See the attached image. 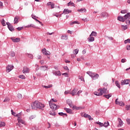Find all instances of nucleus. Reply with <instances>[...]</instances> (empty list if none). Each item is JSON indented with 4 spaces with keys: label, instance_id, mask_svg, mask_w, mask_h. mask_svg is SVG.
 I'll return each mask as SVG.
<instances>
[{
    "label": "nucleus",
    "instance_id": "obj_51",
    "mask_svg": "<svg viewBox=\"0 0 130 130\" xmlns=\"http://www.w3.org/2000/svg\"><path fill=\"white\" fill-rule=\"evenodd\" d=\"M82 21H84V22H86V21H89V19H87V18L83 17L82 18Z\"/></svg>",
    "mask_w": 130,
    "mask_h": 130
},
{
    "label": "nucleus",
    "instance_id": "obj_3",
    "mask_svg": "<svg viewBox=\"0 0 130 130\" xmlns=\"http://www.w3.org/2000/svg\"><path fill=\"white\" fill-rule=\"evenodd\" d=\"M49 104L50 105V108L54 110V111L55 110H56V109H58V108H59V106H56L55 104L52 103L51 102H49Z\"/></svg>",
    "mask_w": 130,
    "mask_h": 130
},
{
    "label": "nucleus",
    "instance_id": "obj_23",
    "mask_svg": "<svg viewBox=\"0 0 130 130\" xmlns=\"http://www.w3.org/2000/svg\"><path fill=\"white\" fill-rule=\"evenodd\" d=\"M48 67L47 66H41V71H47Z\"/></svg>",
    "mask_w": 130,
    "mask_h": 130
},
{
    "label": "nucleus",
    "instance_id": "obj_15",
    "mask_svg": "<svg viewBox=\"0 0 130 130\" xmlns=\"http://www.w3.org/2000/svg\"><path fill=\"white\" fill-rule=\"evenodd\" d=\"M52 73L55 76H61V73H60V71H53Z\"/></svg>",
    "mask_w": 130,
    "mask_h": 130
},
{
    "label": "nucleus",
    "instance_id": "obj_39",
    "mask_svg": "<svg viewBox=\"0 0 130 130\" xmlns=\"http://www.w3.org/2000/svg\"><path fill=\"white\" fill-rule=\"evenodd\" d=\"M43 88H45L46 89H48V88H51L52 87V85H50L48 86H46V85H43Z\"/></svg>",
    "mask_w": 130,
    "mask_h": 130
},
{
    "label": "nucleus",
    "instance_id": "obj_16",
    "mask_svg": "<svg viewBox=\"0 0 130 130\" xmlns=\"http://www.w3.org/2000/svg\"><path fill=\"white\" fill-rule=\"evenodd\" d=\"M94 95L96 96H102V91H98V92L95 91L94 92Z\"/></svg>",
    "mask_w": 130,
    "mask_h": 130
},
{
    "label": "nucleus",
    "instance_id": "obj_43",
    "mask_svg": "<svg viewBox=\"0 0 130 130\" xmlns=\"http://www.w3.org/2000/svg\"><path fill=\"white\" fill-rule=\"evenodd\" d=\"M96 124H99L100 126H103V123L100 122H96Z\"/></svg>",
    "mask_w": 130,
    "mask_h": 130
},
{
    "label": "nucleus",
    "instance_id": "obj_20",
    "mask_svg": "<svg viewBox=\"0 0 130 130\" xmlns=\"http://www.w3.org/2000/svg\"><path fill=\"white\" fill-rule=\"evenodd\" d=\"M70 13H72V11L68 9H66L63 11V14H64L65 15L67 14H70Z\"/></svg>",
    "mask_w": 130,
    "mask_h": 130
},
{
    "label": "nucleus",
    "instance_id": "obj_1",
    "mask_svg": "<svg viewBox=\"0 0 130 130\" xmlns=\"http://www.w3.org/2000/svg\"><path fill=\"white\" fill-rule=\"evenodd\" d=\"M44 107H45V105H44V104L37 101H35L31 104L32 109H36L37 108H38L39 109L43 110V108H44Z\"/></svg>",
    "mask_w": 130,
    "mask_h": 130
},
{
    "label": "nucleus",
    "instance_id": "obj_29",
    "mask_svg": "<svg viewBox=\"0 0 130 130\" xmlns=\"http://www.w3.org/2000/svg\"><path fill=\"white\" fill-rule=\"evenodd\" d=\"M112 96V94L111 93L104 95V96L105 97V98H107V99H109V98H110V97H111Z\"/></svg>",
    "mask_w": 130,
    "mask_h": 130
},
{
    "label": "nucleus",
    "instance_id": "obj_7",
    "mask_svg": "<svg viewBox=\"0 0 130 130\" xmlns=\"http://www.w3.org/2000/svg\"><path fill=\"white\" fill-rule=\"evenodd\" d=\"M72 109L73 110H80V109H84L85 108V107H77L76 106H74L72 107Z\"/></svg>",
    "mask_w": 130,
    "mask_h": 130
},
{
    "label": "nucleus",
    "instance_id": "obj_64",
    "mask_svg": "<svg viewBox=\"0 0 130 130\" xmlns=\"http://www.w3.org/2000/svg\"><path fill=\"white\" fill-rule=\"evenodd\" d=\"M28 56L29 57V58H33V55L32 54H29Z\"/></svg>",
    "mask_w": 130,
    "mask_h": 130
},
{
    "label": "nucleus",
    "instance_id": "obj_61",
    "mask_svg": "<svg viewBox=\"0 0 130 130\" xmlns=\"http://www.w3.org/2000/svg\"><path fill=\"white\" fill-rule=\"evenodd\" d=\"M82 90H79L77 92V93H76L77 95H78V96H80V94H81V93H82Z\"/></svg>",
    "mask_w": 130,
    "mask_h": 130
},
{
    "label": "nucleus",
    "instance_id": "obj_38",
    "mask_svg": "<svg viewBox=\"0 0 130 130\" xmlns=\"http://www.w3.org/2000/svg\"><path fill=\"white\" fill-rule=\"evenodd\" d=\"M3 126H6V123L0 122V127H2Z\"/></svg>",
    "mask_w": 130,
    "mask_h": 130
},
{
    "label": "nucleus",
    "instance_id": "obj_48",
    "mask_svg": "<svg viewBox=\"0 0 130 130\" xmlns=\"http://www.w3.org/2000/svg\"><path fill=\"white\" fill-rule=\"evenodd\" d=\"M70 93H71V91H70V90H66L64 92V94L65 95H68V94H71Z\"/></svg>",
    "mask_w": 130,
    "mask_h": 130
},
{
    "label": "nucleus",
    "instance_id": "obj_28",
    "mask_svg": "<svg viewBox=\"0 0 130 130\" xmlns=\"http://www.w3.org/2000/svg\"><path fill=\"white\" fill-rule=\"evenodd\" d=\"M115 84L116 86L117 87H118V88H119V89H120V84L119 83L118 81H116L115 82Z\"/></svg>",
    "mask_w": 130,
    "mask_h": 130
},
{
    "label": "nucleus",
    "instance_id": "obj_62",
    "mask_svg": "<svg viewBox=\"0 0 130 130\" xmlns=\"http://www.w3.org/2000/svg\"><path fill=\"white\" fill-rule=\"evenodd\" d=\"M126 48L127 50H130V45H127L126 46Z\"/></svg>",
    "mask_w": 130,
    "mask_h": 130
},
{
    "label": "nucleus",
    "instance_id": "obj_54",
    "mask_svg": "<svg viewBox=\"0 0 130 130\" xmlns=\"http://www.w3.org/2000/svg\"><path fill=\"white\" fill-rule=\"evenodd\" d=\"M126 110H130V105H126L125 107Z\"/></svg>",
    "mask_w": 130,
    "mask_h": 130
},
{
    "label": "nucleus",
    "instance_id": "obj_18",
    "mask_svg": "<svg viewBox=\"0 0 130 130\" xmlns=\"http://www.w3.org/2000/svg\"><path fill=\"white\" fill-rule=\"evenodd\" d=\"M77 92H78V90L74 88L72 90V92H70V94H71V95H72V96H75V95H76Z\"/></svg>",
    "mask_w": 130,
    "mask_h": 130
},
{
    "label": "nucleus",
    "instance_id": "obj_42",
    "mask_svg": "<svg viewBox=\"0 0 130 130\" xmlns=\"http://www.w3.org/2000/svg\"><path fill=\"white\" fill-rule=\"evenodd\" d=\"M9 101H10V98H6L4 101V102H9Z\"/></svg>",
    "mask_w": 130,
    "mask_h": 130
},
{
    "label": "nucleus",
    "instance_id": "obj_37",
    "mask_svg": "<svg viewBox=\"0 0 130 130\" xmlns=\"http://www.w3.org/2000/svg\"><path fill=\"white\" fill-rule=\"evenodd\" d=\"M30 27H32V28H35V25H34V24H31L30 25L26 26L25 28H30Z\"/></svg>",
    "mask_w": 130,
    "mask_h": 130
},
{
    "label": "nucleus",
    "instance_id": "obj_24",
    "mask_svg": "<svg viewBox=\"0 0 130 130\" xmlns=\"http://www.w3.org/2000/svg\"><path fill=\"white\" fill-rule=\"evenodd\" d=\"M125 22L127 25L130 24V17H126V21Z\"/></svg>",
    "mask_w": 130,
    "mask_h": 130
},
{
    "label": "nucleus",
    "instance_id": "obj_8",
    "mask_svg": "<svg viewBox=\"0 0 130 130\" xmlns=\"http://www.w3.org/2000/svg\"><path fill=\"white\" fill-rule=\"evenodd\" d=\"M98 91H102V95H103V94H107V93H108V90H107V88H101L99 89Z\"/></svg>",
    "mask_w": 130,
    "mask_h": 130
},
{
    "label": "nucleus",
    "instance_id": "obj_50",
    "mask_svg": "<svg viewBox=\"0 0 130 130\" xmlns=\"http://www.w3.org/2000/svg\"><path fill=\"white\" fill-rule=\"evenodd\" d=\"M1 23L3 26H6V21H5V20L3 19L2 21H1Z\"/></svg>",
    "mask_w": 130,
    "mask_h": 130
},
{
    "label": "nucleus",
    "instance_id": "obj_11",
    "mask_svg": "<svg viewBox=\"0 0 130 130\" xmlns=\"http://www.w3.org/2000/svg\"><path fill=\"white\" fill-rule=\"evenodd\" d=\"M7 25L10 31H13L15 30V29L13 27V25H12L11 24H10V23L7 22Z\"/></svg>",
    "mask_w": 130,
    "mask_h": 130
},
{
    "label": "nucleus",
    "instance_id": "obj_14",
    "mask_svg": "<svg viewBox=\"0 0 130 130\" xmlns=\"http://www.w3.org/2000/svg\"><path fill=\"white\" fill-rule=\"evenodd\" d=\"M67 104H68V105L70 106L71 108H72V107H73V105H74L73 104V102H72V101L70 100H68L67 101Z\"/></svg>",
    "mask_w": 130,
    "mask_h": 130
},
{
    "label": "nucleus",
    "instance_id": "obj_2",
    "mask_svg": "<svg viewBox=\"0 0 130 130\" xmlns=\"http://www.w3.org/2000/svg\"><path fill=\"white\" fill-rule=\"evenodd\" d=\"M86 74H87L92 80H97V79L99 78V74L92 72L88 71L86 72Z\"/></svg>",
    "mask_w": 130,
    "mask_h": 130
},
{
    "label": "nucleus",
    "instance_id": "obj_5",
    "mask_svg": "<svg viewBox=\"0 0 130 130\" xmlns=\"http://www.w3.org/2000/svg\"><path fill=\"white\" fill-rule=\"evenodd\" d=\"M22 73L23 74H29L30 73V69L27 67H23Z\"/></svg>",
    "mask_w": 130,
    "mask_h": 130
},
{
    "label": "nucleus",
    "instance_id": "obj_36",
    "mask_svg": "<svg viewBox=\"0 0 130 130\" xmlns=\"http://www.w3.org/2000/svg\"><path fill=\"white\" fill-rule=\"evenodd\" d=\"M74 54H78L79 53V49H76L73 51Z\"/></svg>",
    "mask_w": 130,
    "mask_h": 130
},
{
    "label": "nucleus",
    "instance_id": "obj_58",
    "mask_svg": "<svg viewBox=\"0 0 130 130\" xmlns=\"http://www.w3.org/2000/svg\"><path fill=\"white\" fill-rule=\"evenodd\" d=\"M34 118H35V116L34 115H32L29 117V119L30 120H32V119H34Z\"/></svg>",
    "mask_w": 130,
    "mask_h": 130
},
{
    "label": "nucleus",
    "instance_id": "obj_27",
    "mask_svg": "<svg viewBox=\"0 0 130 130\" xmlns=\"http://www.w3.org/2000/svg\"><path fill=\"white\" fill-rule=\"evenodd\" d=\"M101 16H102V17H108L109 15H108V13L106 12H103L101 14Z\"/></svg>",
    "mask_w": 130,
    "mask_h": 130
},
{
    "label": "nucleus",
    "instance_id": "obj_44",
    "mask_svg": "<svg viewBox=\"0 0 130 130\" xmlns=\"http://www.w3.org/2000/svg\"><path fill=\"white\" fill-rule=\"evenodd\" d=\"M119 103H120V102H118V99H116L115 100V104L119 105Z\"/></svg>",
    "mask_w": 130,
    "mask_h": 130
},
{
    "label": "nucleus",
    "instance_id": "obj_26",
    "mask_svg": "<svg viewBox=\"0 0 130 130\" xmlns=\"http://www.w3.org/2000/svg\"><path fill=\"white\" fill-rule=\"evenodd\" d=\"M92 36H94L95 37H96V36H97V32L95 31H92L90 35V37H92Z\"/></svg>",
    "mask_w": 130,
    "mask_h": 130
},
{
    "label": "nucleus",
    "instance_id": "obj_40",
    "mask_svg": "<svg viewBox=\"0 0 130 130\" xmlns=\"http://www.w3.org/2000/svg\"><path fill=\"white\" fill-rule=\"evenodd\" d=\"M49 114H50V115H53V116L55 115V112H54V111H50Z\"/></svg>",
    "mask_w": 130,
    "mask_h": 130
},
{
    "label": "nucleus",
    "instance_id": "obj_6",
    "mask_svg": "<svg viewBox=\"0 0 130 130\" xmlns=\"http://www.w3.org/2000/svg\"><path fill=\"white\" fill-rule=\"evenodd\" d=\"M14 69V67L12 65H8L6 67V71L7 73H10Z\"/></svg>",
    "mask_w": 130,
    "mask_h": 130
},
{
    "label": "nucleus",
    "instance_id": "obj_32",
    "mask_svg": "<svg viewBox=\"0 0 130 130\" xmlns=\"http://www.w3.org/2000/svg\"><path fill=\"white\" fill-rule=\"evenodd\" d=\"M103 126H104L105 127H107L108 126H109V122H105L104 124H103Z\"/></svg>",
    "mask_w": 130,
    "mask_h": 130
},
{
    "label": "nucleus",
    "instance_id": "obj_25",
    "mask_svg": "<svg viewBox=\"0 0 130 130\" xmlns=\"http://www.w3.org/2000/svg\"><path fill=\"white\" fill-rule=\"evenodd\" d=\"M121 28L122 31H124V30H127V25H122L121 26Z\"/></svg>",
    "mask_w": 130,
    "mask_h": 130
},
{
    "label": "nucleus",
    "instance_id": "obj_59",
    "mask_svg": "<svg viewBox=\"0 0 130 130\" xmlns=\"http://www.w3.org/2000/svg\"><path fill=\"white\" fill-rule=\"evenodd\" d=\"M55 7V5L53 3H52V4H51V9H54Z\"/></svg>",
    "mask_w": 130,
    "mask_h": 130
},
{
    "label": "nucleus",
    "instance_id": "obj_49",
    "mask_svg": "<svg viewBox=\"0 0 130 130\" xmlns=\"http://www.w3.org/2000/svg\"><path fill=\"white\" fill-rule=\"evenodd\" d=\"M119 105L120 106H124V103H123V102L121 101V102H120V103L119 104Z\"/></svg>",
    "mask_w": 130,
    "mask_h": 130
},
{
    "label": "nucleus",
    "instance_id": "obj_55",
    "mask_svg": "<svg viewBox=\"0 0 130 130\" xmlns=\"http://www.w3.org/2000/svg\"><path fill=\"white\" fill-rule=\"evenodd\" d=\"M121 62H122V63H124V62H126V59H122L121 60Z\"/></svg>",
    "mask_w": 130,
    "mask_h": 130
},
{
    "label": "nucleus",
    "instance_id": "obj_57",
    "mask_svg": "<svg viewBox=\"0 0 130 130\" xmlns=\"http://www.w3.org/2000/svg\"><path fill=\"white\" fill-rule=\"evenodd\" d=\"M11 112H12V115H13L14 116H16L17 114H16L15 112H13V110H11Z\"/></svg>",
    "mask_w": 130,
    "mask_h": 130
},
{
    "label": "nucleus",
    "instance_id": "obj_13",
    "mask_svg": "<svg viewBox=\"0 0 130 130\" xmlns=\"http://www.w3.org/2000/svg\"><path fill=\"white\" fill-rule=\"evenodd\" d=\"M118 21H120V22H124V21H126V17H118L117 18Z\"/></svg>",
    "mask_w": 130,
    "mask_h": 130
},
{
    "label": "nucleus",
    "instance_id": "obj_30",
    "mask_svg": "<svg viewBox=\"0 0 130 130\" xmlns=\"http://www.w3.org/2000/svg\"><path fill=\"white\" fill-rule=\"evenodd\" d=\"M32 19H34V20H35L36 21V22H39L40 24H41V25H42V26H43V24H42V22H40V21H39L38 19H37V18L38 17H32Z\"/></svg>",
    "mask_w": 130,
    "mask_h": 130
},
{
    "label": "nucleus",
    "instance_id": "obj_47",
    "mask_svg": "<svg viewBox=\"0 0 130 130\" xmlns=\"http://www.w3.org/2000/svg\"><path fill=\"white\" fill-rule=\"evenodd\" d=\"M126 13H127V10H126L121 11V14H126Z\"/></svg>",
    "mask_w": 130,
    "mask_h": 130
},
{
    "label": "nucleus",
    "instance_id": "obj_41",
    "mask_svg": "<svg viewBox=\"0 0 130 130\" xmlns=\"http://www.w3.org/2000/svg\"><path fill=\"white\" fill-rule=\"evenodd\" d=\"M61 39H64V40H67V39H68V36H67V35L62 36H61Z\"/></svg>",
    "mask_w": 130,
    "mask_h": 130
},
{
    "label": "nucleus",
    "instance_id": "obj_9",
    "mask_svg": "<svg viewBox=\"0 0 130 130\" xmlns=\"http://www.w3.org/2000/svg\"><path fill=\"white\" fill-rule=\"evenodd\" d=\"M117 120L118 121V124L117 125V127H119L122 126V125H123V122L122 121L121 119H120V118H118Z\"/></svg>",
    "mask_w": 130,
    "mask_h": 130
},
{
    "label": "nucleus",
    "instance_id": "obj_52",
    "mask_svg": "<svg viewBox=\"0 0 130 130\" xmlns=\"http://www.w3.org/2000/svg\"><path fill=\"white\" fill-rule=\"evenodd\" d=\"M126 122H127V124L128 125H130V119L129 118H127L126 119Z\"/></svg>",
    "mask_w": 130,
    "mask_h": 130
},
{
    "label": "nucleus",
    "instance_id": "obj_63",
    "mask_svg": "<svg viewBox=\"0 0 130 130\" xmlns=\"http://www.w3.org/2000/svg\"><path fill=\"white\" fill-rule=\"evenodd\" d=\"M124 17H130V13H127Z\"/></svg>",
    "mask_w": 130,
    "mask_h": 130
},
{
    "label": "nucleus",
    "instance_id": "obj_34",
    "mask_svg": "<svg viewBox=\"0 0 130 130\" xmlns=\"http://www.w3.org/2000/svg\"><path fill=\"white\" fill-rule=\"evenodd\" d=\"M68 7H70V6H71V7H75V4H74V3L72 2H69L68 4H67Z\"/></svg>",
    "mask_w": 130,
    "mask_h": 130
},
{
    "label": "nucleus",
    "instance_id": "obj_60",
    "mask_svg": "<svg viewBox=\"0 0 130 130\" xmlns=\"http://www.w3.org/2000/svg\"><path fill=\"white\" fill-rule=\"evenodd\" d=\"M78 78L79 79V80H81V81H84V78H83V77L79 76L78 77Z\"/></svg>",
    "mask_w": 130,
    "mask_h": 130
},
{
    "label": "nucleus",
    "instance_id": "obj_21",
    "mask_svg": "<svg viewBox=\"0 0 130 130\" xmlns=\"http://www.w3.org/2000/svg\"><path fill=\"white\" fill-rule=\"evenodd\" d=\"M87 40L89 42H93V41H94L95 40V39H94V37H90L88 38Z\"/></svg>",
    "mask_w": 130,
    "mask_h": 130
},
{
    "label": "nucleus",
    "instance_id": "obj_45",
    "mask_svg": "<svg viewBox=\"0 0 130 130\" xmlns=\"http://www.w3.org/2000/svg\"><path fill=\"white\" fill-rule=\"evenodd\" d=\"M49 102H51V103H52V102H57V100L52 99Z\"/></svg>",
    "mask_w": 130,
    "mask_h": 130
},
{
    "label": "nucleus",
    "instance_id": "obj_53",
    "mask_svg": "<svg viewBox=\"0 0 130 130\" xmlns=\"http://www.w3.org/2000/svg\"><path fill=\"white\" fill-rule=\"evenodd\" d=\"M17 98L19 99H21L22 98V94L21 93H18L17 94Z\"/></svg>",
    "mask_w": 130,
    "mask_h": 130
},
{
    "label": "nucleus",
    "instance_id": "obj_19",
    "mask_svg": "<svg viewBox=\"0 0 130 130\" xmlns=\"http://www.w3.org/2000/svg\"><path fill=\"white\" fill-rule=\"evenodd\" d=\"M64 109L68 113H70V114H72V113H73V111L70 109L64 108Z\"/></svg>",
    "mask_w": 130,
    "mask_h": 130
},
{
    "label": "nucleus",
    "instance_id": "obj_17",
    "mask_svg": "<svg viewBox=\"0 0 130 130\" xmlns=\"http://www.w3.org/2000/svg\"><path fill=\"white\" fill-rule=\"evenodd\" d=\"M11 39L14 42H20V38H11Z\"/></svg>",
    "mask_w": 130,
    "mask_h": 130
},
{
    "label": "nucleus",
    "instance_id": "obj_46",
    "mask_svg": "<svg viewBox=\"0 0 130 130\" xmlns=\"http://www.w3.org/2000/svg\"><path fill=\"white\" fill-rule=\"evenodd\" d=\"M10 55H11V56H12V57H14V56H15V55H16V54L14 52H11L10 53Z\"/></svg>",
    "mask_w": 130,
    "mask_h": 130
},
{
    "label": "nucleus",
    "instance_id": "obj_31",
    "mask_svg": "<svg viewBox=\"0 0 130 130\" xmlns=\"http://www.w3.org/2000/svg\"><path fill=\"white\" fill-rule=\"evenodd\" d=\"M18 22H19V18L15 17L14 20V24H18Z\"/></svg>",
    "mask_w": 130,
    "mask_h": 130
},
{
    "label": "nucleus",
    "instance_id": "obj_4",
    "mask_svg": "<svg viewBox=\"0 0 130 130\" xmlns=\"http://www.w3.org/2000/svg\"><path fill=\"white\" fill-rule=\"evenodd\" d=\"M130 83V79H125L122 80L121 82V85L123 86V85H128Z\"/></svg>",
    "mask_w": 130,
    "mask_h": 130
},
{
    "label": "nucleus",
    "instance_id": "obj_22",
    "mask_svg": "<svg viewBox=\"0 0 130 130\" xmlns=\"http://www.w3.org/2000/svg\"><path fill=\"white\" fill-rule=\"evenodd\" d=\"M78 12H79V13H86V12H87V10H86L85 8H82L78 10Z\"/></svg>",
    "mask_w": 130,
    "mask_h": 130
},
{
    "label": "nucleus",
    "instance_id": "obj_12",
    "mask_svg": "<svg viewBox=\"0 0 130 130\" xmlns=\"http://www.w3.org/2000/svg\"><path fill=\"white\" fill-rule=\"evenodd\" d=\"M17 120H18V123H19L20 124H21V123H22V124H26L25 123V121H24L23 119H22V118H21V117H19L17 118Z\"/></svg>",
    "mask_w": 130,
    "mask_h": 130
},
{
    "label": "nucleus",
    "instance_id": "obj_10",
    "mask_svg": "<svg viewBox=\"0 0 130 130\" xmlns=\"http://www.w3.org/2000/svg\"><path fill=\"white\" fill-rule=\"evenodd\" d=\"M43 54L45 55H50V52L47 51L46 49L44 48L42 50Z\"/></svg>",
    "mask_w": 130,
    "mask_h": 130
},
{
    "label": "nucleus",
    "instance_id": "obj_56",
    "mask_svg": "<svg viewBox=\"0 0 130 130\" xmlns=\"http://www.w3.org/2000/svg\"><path fill=\"white\" fill-rule=\"evenodd\" d=\"M59 115H60L61 116H62V115H66L67 116V114L63 113L62 112L58 113Z\"/></svg>",
    "mask_w": 130,
    "mask_h": 130
},
{
    "label": "nucleus",
    "instance_id": "obj_35",
    "mask_svg": "<svg viewBox=\"0 0 130 130\" xmlns=\"http://www.w3.org/2000/svg\"><path fill=\"white\" fill-rule=\"evenodd\" d=\"M74 24H80V22L78 21H72L70 23V25H74Z\"/></svg>",
    "mask_w": 130,
    "mask_h": 130
},
{
    "label": "nucleus",
    "instance_id": "obj_33",
    "mask_svg": "<svg viewBox=\"0 0 130 130\" xmlns=\"http://www.w3.org/2000/svg\"><path fill=\"white\" fill-rule=\"evenodd\" d=\"M18 77L20 79H21V80H25V79H26V77H25V75H20Z\"/></svg>",
    "mask_w": 130,
    "mask_h": 130
}]
</instances>
